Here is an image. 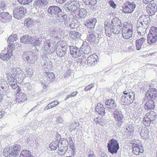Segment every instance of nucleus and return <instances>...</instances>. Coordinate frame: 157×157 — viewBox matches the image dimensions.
Segmentation results:
<instances>
[{"label": "nucleus", "mask_w": 157, "mask_h": 157, "mask_svg": "<svg viewBox=\"0 0 157 157\" xmlns=\"http://www.w3.org/2000/svg\"><path fill=\"white\" fill-rule=\"evenodd\" d=\"M135 7V5L133 3L128 2L127 4L123 7L125 13H131Z\"/></svg>", "instance_id": "obj_24"}, {"label": "nucleus", "mask_w": 157, "mask_h": 157, "mask_svg": "<svg viewBox=\"0 0 157 157\" xmlns=\"http://www.w3.org/2000/svg\"><path fill=\"white\" fill-rule=\"evenodd\" d=\"M132 152L136 155H139L140 152L142 153L143 152V147L140 145L134 144L132 145Z\"/></svg>", "instance_id": "obj_23"}, {"label": "nucleus", "mask_w": 157, "mask_h": 157, "mask_svg": "<svg viewBox=\"0 0 157 157\" xmlns=\"http://www.w3.org/2000/svg\"><path fill=\"white\" fill-rule=\"evenodd\" d=\"M67 7L69 11L74 12L79 9V4L76 1H69L66 4Z\"/></svg>", "instance_id": "obj_11"}, {"label": "nucleus", "mask_w": 157, "mask_h": 157, "mask_svg": "<svg viewBox=\"0 0 157 157\" xmlns=\"http://www.w3.org/2000/svg\"><path fill=\"white\" fill-rule=\"evenodd\" d=\"M59 102L57 101H54L53 102L48 104V105L45 107V109L48 110L49 109L52 108L58 105Z\"/></svg>", "instance_id": "obj_43"}, {"label": "nucleus", "mask_w": 157, "mask_h": 157, "mask_svg": "<svg viewBox=\"0 0 157 157\" xmlns=\"http://www.w3.org/2000/svg\"><path fill=\"white\" fill-rule=\"evenodd\" d=\"M148 56H156L157 57V51H155L151 53H149L147 54Z\"/></svg>", "instance_id": "obj_54"}, {"label": "nucleus", "mask_w": 157, "mask_h": 157, "mask_svg": "<svg viewBox=\"0 0 157 157\" xmlns=\"http://www.w3.org/2000/svg\"><path fill=\"white\" fill-rule=\"evenodd\" d=\"M97 2L96 0H90L89 5H94Z\"/></svg>", "instance_id": "obj_60"}, {"label": "nucleus", "mask_w": 157, "mask_h": 157, "mask_svg": "<svg viewBox=\"0 0 157 157\" xmlns=\"http://www.w3.org/2000/svg\"><path fill=\"white\" fill-rule=\"evenodd\" d=\"M6 78L8 80L9 84L13 89H15L18 87L17 82L12 74L9 71L6 72Z\"/></svg>", "instance_id": "obj_10"}, {"label": "nucleus", "mask_w": 157, "mask_h": 157, "mask_svg": "<svg viewBox=\"0 0 157 157\" xmlns=\"http://www.w3.org/2000/svg\"><path fill=\"white\" fill-rule=\"evenodd\" d=\"M32 41H31V40H20V42L21 43H24L25 44H30L31 43L33 42L32 43V46L37 45V43H38L39 40H32Z\"/></svg>", "instance_id": "obj_39"}, {"label": "nucleus", "mask_w": 157, "mask_h": 157, "mask_svg": "<svg viewBox=\"0 0 157 157\" xmlns=\"http://www.w3.org/2000/svg\"><path fill=\"white\" fill-rule=\"evenodd\" d=\"M20 157H33L29 151L26 150H22L20 155Z\"/></svg>", "instance_id": "obj_31"}, {"label": "nucleus", "mask_w": 157, "mask_h": 157, "mask_svg": "<svg viewBox=\"0 0 157 157\" xmlns=\"http://www.w3.org/2000/svg\"><path fill=\"white\" fill-rule=\"evenodd\" d=\"M86 59L85 58L78 59V62L80 63H81L82 64L83 63H86Z\"/></svg>", "instance_id": "obj_59"}, {"label": "nucleus", "mask_w": 157, "mask_h": 157, "mask_svg": "<svg viewBox=\"0 0 157 157\" xmlns=\"http://www.w3.org/2000/svg\"><path fill=\"white\" fill-rule=\"evenodd\" d=\"M87 14V12L84 9H81L78 12V15L79 17L81 18H83L86 16Z\"/></svg>", "instance_id": "obj_45"}, {"label": "nucleus", "mask_w": 157, "mask_h": 157, "mask_svg": "<svg viewBox=\"0 0 157 157\" xmlns=\"http://www.w3.org/2000/svg\"><path fill=\"white\" fill-rule=\"evenodd\" d=\"M94 86V83L91 84L86 86L84 90L86 91L90 90Z\"/></svg>", "instance_id": "obj_50"}, {"label": "nucleus", "mask_w": 157, "mask_h": 157, "mask_svg": "<svg viewBox=\"0 0 157 157\" xmlns=\"http://www.w3.org/2000/svg\"><path fill=\"white\" fill-rule=\"evenodd\" d=\"M68 143L67 140L66 139H64L62 140L60 144V145L64 146H67L68 145Z\"/></svg>", "instance_id": "obj_53"}, {"label": "nucleus", "mask_w": 157, "mask_h": 157, "mask_svg": "<svg viewBox=\"0 0 157 157\" xmlns=\"http://www.w3.org/2000/svg\"><path fill=\"white\" fill-rule=\"evenodd\" d=\"M33 25V21L30 18H28L25 19L24 25L27 27L31 26Z\"/></svg>", "instance_id": "obj_38"}, {"label": "nucleus", "mask_w": 157, "mask_h": 157, "mask_svg": "<svg viewBox=\"0 0 157 157\" xmlns=\"http://www.w3.org/2000/svg\"><path fill=\"white\" fill-rule=\"evenodd\" d=\"M147 21V18L145 16H141L139 18L137 24L143 25L146 24Z\"/></svg>", "instance_id": "obj_41"}, {"label": "nucleus", "mask_w": 157, "mask_h": 157, "mask_svg": "<svg viewBox=\"0 0 157 157\" xmlns=\"http://www.w3.org/2000/svg\"><path fill=\"white\" fill-rule=\"evenodd\" d=\"M96 22L97 20L96 18H90L84 22V25L88 28L93 29L94 28Z\"/></svg>", "instance_id": "obj_19"}, {"label": "nucleus", "mask_w": 157, "mask_h": 157, "mask_svg": "<svg viewBox=\"0 0 157 157\" xmlns=\"http://www.w3.org/2000/svg\"><path fill=\"white\" fill-rule=\"evenodd\" d=\"M21 4L23 5H29L32 2L33 0H17Z\"/></svg>", "instance_id": "obj_48"}, {"label": "nucleus", "mask_w": 157, "mask_h": 157, "mask_svg": "<svg viewBox=\"0 0 157 157\" xmlns=\"http://www.w3.org/2000/svg\"><path fill=\"white\" fill-rule=\"evenodd\" d=\"M122 24L121 20L117 17L114 18L111 21V24L107 22L104 24L105 33L107 36H110L113 33L115 34L119 33L121 31Z\"/></svg>", "instance_id": "obj_1"}, {"label": "nucleus", "mask_w": 157, "mask_h": 157, "mask_svg": "<svg viewBox=\"0 0 157 157\" xmlns=\"http://www.w3.org/2000/svg\"><path fill=\"white\" fill-rule=\"evenodd\" d=\"M12 52L9 47L5 48L0 54V58L3 60L8 61L12 56Z\"/></svg>", "instance_id": "obj_9"}, {"label": "nucleus", "mask_w": 157, "mask_h": 157, "mask_svg": "<svg viewBox=\"0 0 157 157\" xmlns=\"http://www.w3.org/2000/svg\"><path fill=\"white\" fill-rule=\"evenodd\" d=\"M105 104L107 107H109L110 109H113L117 106V104L115 101L112 99L107 100L105 101Z\"/></svg>", "instance_id": "obj_28"}, {"label": "nucleus", "mask_w": 157, "mask_h": 157, "mask_svg": "<svg viewBox=\"0 0 157 157\" xmlns=\"http://www.w3.org/2000/svg\"><path fill=\"white\" fill-rule=\"evenodd\" d=\"M57 121L59 123H62L63 121V118L61 117H58L57 119Z\"/></svg>", "instance_id": "obj_61"}, {"label": "nucleus", "mask_w": 157, "mask_h": 157, "mask_svg": "<svg viewBox=\"0 0 157 157\" xmlns=\"http://www.w3.org/2000/svg\"><path fill=\"white\" fill-rule=\"evenodd\" d=\"M157 39V28L154 26L151 27L147 36V39Z\"/></svg>", "instance_id": "obj_14"}, {"label": "nucleus", "mask_w": 157, "mask_h": 157, "mask_svg": "<svg viewBox=\"0 0 157 157\" xmlns=\"http://www.w3.org/2000/svg\"><path fill=\"white\" fill-rule=\"evenodd\" d=\"M21 150V146L19 144H16L13 147H11L5 149L3 151V155L6 157L16 156Z\"/></svg>", "instance_id": "obj_2"}, {"label": "nucleus", "mask_w": 157, "mask_h": 157, "mask_svg": "<svg viewBox=\"0 0 157 157\" xmlns=\"http://www.w3.org/2000/svg\"><path fill=\"white\" fill-rule=\"evenodd\" d=\"M70 54L74 58H77L81 56L82 53L79 48L76 46H70Z\"/></svg>", "instance_id": "obj_12"}, {"label": "nucleus", "mask_w": 157, "mask_h": 157, "mask_svg": "<svg viewBox=\"0 0 157 157\" xmlns=\"http://www.w3.org/2000/svg\"><path fill=\"white\" fill-rule=\"evenodd\" d=\"M98 57L95 54H93L88 57L87 60V64L89 66H94L97 64Z\"/></svg>", "instance_id": "obj_15"}, {"label": "nucleus", "mask_w": 157, "mask_h": 157, "mask_svg": "<svg viewBox=\"0 0 157 157\" xmlns=\"http://www.w3.org/2000/svg\"><path fill=\"white\" fill-rule=\"evenodd\" d=\"M48 4L47 0H36L33 5L36 9L45 6Z\"/></svg>", "instance_id": "obj_22"}, {"label": "nucleus", "mask_w": 157, "mask_h": 157, "mask_svg": "<svg viewBox=\"0 0 157 157\" xmlns=\"http://www.w3.org/2000/svg\"><path fill=\"white\" fill-rule=\"evenodd\" d=\"M59 102L57 101H54L53 102L48 104V105L45 107V109L48 110L49 109L52 108L58 105Z\"/></svg>", "instance_id": "obj_44"}, {"label": "nucleus", "mask_w": 157, "mask_h": 157, "mask_svg": "<svg viewBox=\"0 0 157 157\" xmlns=\"http://www.w3.org/2000/svg\"><path fill=\"white\" fill-rule=\"evenodd\" d=\"M48 12L51 15H56L61 11V9L58 6H50L48 9Z\"/></svg>", "instance_id": "obj_18"}, {"label": "nucleus", "mask_w": 157, "mask_h": 157, "mask_svg": "<svg viewBox=\"0 0 157 157\" xmlns=\"http://www.w3.org/2000/svg\"><path fill=\"white\" fill-rule=\"evenodd\" d=\"M89 40H87V42L83 41L81 47L82 51L85 54H88L90 52L91 49L88 44Z\"/></svg>", "instance_id": "obj_20"}, {"label": "nucleus", "mask_w": 157, "mask_h": 157, "mask_svg": "<svg viewBox=\"0 0 157 157\" xmlns=\"http://www.w3.org/2000/svg\"><path fill=\"white\" fill-rule=\"evenodd\" d=\"M100 119L101 118L100 117L95 118L94 119V121L97 124H101L100 123L101 122L100 121Z\"/></svg>", "instance_id": "obj_58"}, {"label": "nucleus", "mask_w": 157, "mask_h": 157, "mask_svg": "<svg viewBox=\"0 0 157 157\" xmlns=\"http://www.w3.org/2000/svg\"><path fill=\"white\" fill-rule=\"evenodd\" d=\"M30 38L28 35H26L23 36L20 39H29Z\"/></svg>", "instance_id": "obj_62"}, {"label": "nucleus", "mask_w": 157, "mask_h": 157, "mask_svg": "<svg viewBox=\"0 0 157 157\" xmlns=\"http://www.w3.org/2000/svg\"><path fill=\"white\" fill-rule=\"evenodd\" d=\"M58 141H55L51 143L49 145V148L52 150L56 149L57 146H59Z\"/></svg>", "instance_id": "obj_40"}, {"label": "nucleus", "mask_w": 157, "mask_h": 157, "mask_svg": "<svg viewBox=\"0 0 157 157\" xmlns=\"http://www.w3.org/2000/svg\"><path fill=\"white\" fill-rule=\"evenodd\" d=\"M148 92H150V97L154 98L157 97V90L155 88H150L148 90Z\"/></svg>", "instance_id": "obj_36"}, {"label": "nucleus", "mask_w": 157, "mask_h": 157, "mask_svg": "<svg viewBox=\"0 0 157 157\" xmlns=\"http://www.w3.org/2000/svg\"><path fill=\"white\" fill-rule=\"evenodd\" d=\"M59 154L60 155L64 154L68 149L67 146H64L59 145Z\"/></svg>", "instance_id": "obj_33"}, {"label": "nucleus", "mask_w": 157, "mask_h": 157, "mask_svg": "<svg viewBox=\"0 0 157 157\" xmlns=\"http://www.w3.org/2000/svg\"><path fill=\"white\" fill-rule=\"evenodd\" d=\"M47 75L46 78L48 83H50L54 80L55 76L54 74L51 72L47 73Z\"/></svg>", "instance_id": "obj_32"}, {"label": "nucleus", "mask_w": 157, "mask_h": 157, "mask_svg": "<svg viewBox=\"0 0 157 157\" xmlns=\"http://www.w3.org/2000/svg\"><path fill=\"white\" fill-rule=\"evenodd\" d=\"M6 7L5 4L4 2H2L0 4V9L2 10H4Z\"/></svg>", "instance_id": "obj_56"}, {"label": "nucleus", "mask_w": 157, "mask_h": 157, "mask_svg": "<svg viewBox=\"0 0 157 157\" xmlns=\"http://www.w3.org/2000/svg\"><path fill=\"white\" fill-rule=\"evenodd\" d=\"M16 40H7V42L9 43L7 48L9 47L12 52L14 50L15 44L17 45Z\"/></svg>", "instance_id": "obj_30"}, {"label": "nucleus", "mask_w": 157, "mask_h": 157, "mask_svg": "<svg viewBox=\"0 0 157 157\" xmlns=\"http://www.w3.org/2000/svg\"><path fill=\"white\" fill-rule=\"evenodd\" d=\"M16 97V102L17 103L22 102L27 100V97L26 94L22 92H21L17 94Z\"/></svg>", "instance_id": "obj_26"}, {"label": "nucleus", "mask_w": 157, "mask_h": 157, "mask_svg": "<svg viewBox=\"0 0 157 157\" xmlns=\"http://www.w3.org/2000/svg\"><path fill=\"white\" fill-rule=\"evenodd\" d=\"M124 95L122 96L121 101L127 105L133 102L135 96V94L132 92L128 93L126 91L124 92Z\"/></svg>", "instance_id": "obj_4"}, {"label": "nucleus", "mask_w": 157, "mask_h": 157, "mask_svg": "<svg viewBox=\"0 0 157 157\" xmlns=\"http://www.w3.org/2000/svg\"><path fill=\"white\" fill-rule=\"evenodd\" d=\"M146 9L148 14L150 16L153 15L157 11V6L155 3H150L146 7Z\"/></svg>", "instance_id": "obj_13"}, {"label": "nucleus", "mask_w": 157, "mask_h": 157, "mask_svg": "<svg viewBox=\"0 0 157 157\" xmlns=\"http://www.w3.org/2000/svg\"><path fill=\"white\" fill-rule=\"evenodd\" d=\"M41 64L43 66H45V67L48 68H49L51 65V62L49 60H44L41 62Z\"/></svg>", "instance_id": "obj_47"}, {"label": "nucleus", "mask_w": 157, "mask_h": 157, "mask_svg": "<svg viewBox=\"0 0 157 157\" xmlns=\"http://www.w3.org/2000/svg\"><path fill=\"white\" fill-rule=\"evenodd\" d=\"M156 118V114L154 111H151L147 113L144 117L143 121L144 124L149 126L151 121H154Z\"/></svg>", "instance_id": "obj_5"}, {"label": "nucleus", "mask_w": 157, "mask_h": 157, "mask_svg": "<svg viewBox=\"0 0 157 157\" xmlns=\"http://www.w3.org/2000/svg\"><path fill=\"white\" fill-rule=\"evenodd\" d=\"M23 59L26 62L34 63L37 60V56L32 52L27 51L25 52L22 56Z\"/></svg>", "instance_id": "obj_7"}, {"label": "nucleus", "mask_w": 157, "mask_h": 157, "mask_svg": "<svg viewBox=\"0 0 157 157\" xmlns=\"http://www.w3.org/2000/svg\"><path fill=\"white\" fill-rule=\"evenodd\" d=\"M154 0H143V3L146 4H148Z\"/></svg>", "instance_id": "obj_63"}, {"label": "nucleus", "mask_w": 157, "mask_h": 157, "mask_svg": "<svg viewBox=\"0 0 157 157\" xmlns=\"http://www.w3.org/2000/svg\"><path fill=\"white\" fill-rule=\"evenodd\" d=\"M109 3L110 6L113 8H116V5L114 3L113 1L111 0L109 2Z\"/></svg>", "instance_id": "obj_57"}, {"label": "nucleus", "mask_w": 157, "mask_h": 157, "mask_svg": "<svg viewBox=\"0 0 157 157\" xmlns=\"http://www.w3.org/2000/svg\"><path fill=\"white\" fill-rule=\"evenodd\" d=\"M27 73L28 76L31 77L33 74V71L32 68H29L27 70Z\"/></svg>", "instance_id": "obj_51"}, {"label": "nucleus", "mask_w": 157, "mask_h": 157, "mask_svg": "<svg viewBox=\"0 0 157 157\" xmlns=\"http://www.w3.org/2000/svg\"><path fill=\"white\" fill-rule=\"evenodd\" d=\"M27 13L26 9L22 6H18L15 8L13 10V17L18 19L23 18Z\"/></svg>", "instance_id": "obj_3"}, {"label": "nucleus", "mask_w": 157, "mask_h": 157, "mask_svg": "<svg viewBox=\"0 0 157 157\" xmlns=\"http://www.w3.org/2000/svg\"><path fill=\"white\" fill-rule=\"evenodd\" d=\"M141 137L144 139H147L149 136V131L146 127H143L141 130L140 132Z\"/></svg>", "instance_id": "obj_29"}, {"label": "nucleus", "mask_w": 157, "mask_h": 157, "mask_svg": "<svg viewBox=\"0 0 157 157\" xmlns=\"http://www.w3.org/2000/svg\"><path fill=\"white\" fill-rule=\"evenodd\" d=\"M105 108L103 105L101 103H98L95 107V110L98 113L102 116L105 115Z\"/></svg>", "instance_id": "obj_25"}, {"label": "nucleus", "mask_w": 157, "mask_h": 157, "mask_svg": "<svg viewBox=\"0 0 157 157\" xmlns=\"http://www.w3.org/2000/svg\"><path fill=\"white\" fill-rule=\"evenodd\" d=\"M17 35L16 34L13 33L9 36L8 39H17Z\"/></svg>", "instance_id": "obj_52"}, {"label": "nucleus", "mask_w": 157, "mask_h": 157, "mask_svg": "<svg viewBox=\"0 0 157 157\" xmlns=\"http://www.w3.org/2000/svg\"><path fill=\"white\" fill-rule=\"evenodd\" d=\"M79 124L78 121H75L74 122L71 123L70 126L71 131H72L73 130L77 129V128L79 127Z\"/></svg>", "instance_id": "obj_42"}, {"label": "nucleus", "mask_w": 157, "mask_h": 157, "mask_svg": "<svg viewBox=\"0 0 157 157\" xmlns=\"http://www.w3.org/2000/svg\"><path fill=\"white\" fill-rule=\"evenodd\" d=\"M113 115L115 120L117 121V125L118 126L120 127L123 123L124 117L121 111L117 109L113 112Z\"/></svg>", "instance_id": "obj_8"}, {"label": "nucleus", "mask_w": 157, "mask_h": 157, "mask_svg": "<svg viewBox=\"0 0 157 157\" xmlns=\"http://www.w3.org/2000/svg\"><path fill=\"white\" fill-rule=\"evenodd\" d=\"M69 35L71 38L73 39H79L81 36L80 33L75 31L70 32Z\"/></svg>", "instance_id": "obj_35"}, {"label": "nucleus", "mask_w": 157, "mask_h": 157, "mask_svg": "<svg viewBox=\"0 0 157 157\" xmlns=\"http://www.w3.org/2000/svg\"><path fill=\"white\" fill-rule=\"evenodd\" d=\"M136 27L137 31L138 33L137 38L139 39H144V38L143 37V34L144 33V29L143 25L141 24H137Z\"/></svg>", "instance_id": "obj_17"}, {"label": "nucleus", "mask_w": 157, "mask_h": 157, "mask_svg": "<svg viewBox=\"0 0 157 157\" xmlns=\"http://www.w3.org/2000/svg\"><path fill=\"white\" fill-rule=\"evenodd\" d=\"M132 32L122 30V35L123 38L125 39H128L132 36Z\"/></svg>", "instance_id": "obj_34"}, {"label": "nucleus", "mask_w": 157, "mask_h": 157, "mask_svg": "<svg viewBox=\"0 0 157 157\" xmlns=\"http://www.w3.org/2000/svg\"><path fill=\"white\" fill-rule=\"evenodd\" d=\"M88 157H95L94 156V152L92 151H90L88 153Z\"/></svg>", "instance_id": "obj_64"}, {"label": "nucleus", "mask_w": 157, "mask_h": 157, "mask_svg": "<svg viewBox=\"0 0 157 157\" xmlns=\"http://www.w3.org/2000/svg\"><path fill=\"white\" fill-rule=\"evenodd\" d=\"M12 18V17L8 12H2L0 13V21L2 22L8 21Z\"/></svg>", "instance_id": "obj_21"}, {"label": "nucleus", "mask_w": 157, "mask_h": 157, "mask_svg": "<svg viewBox=\"0 0 157 157\" xmlns=\"http://www.w3.org/2000/svg\"><path fill=\"white\" fill-rule=\"evenodd\" d=\"M107 147L109 152L112 154L114 153L116 154L119 149V144L117 140L113 139L108 143Z\"/></svg>", "instance_id": "obj_6"}, {"label": "nucleus", "mask_w": 157, "mask_h": 157, "mask_svg": "<svg viewBox=\"0 0 157 157\" xmlns=\"http://www.w3.org/2000/svg\"><path fill=\"white\" fill-rule=\"evenodd\" d=\"M87 38L88 39H94L95 38V36L93 33H91L87 36Z\"/></svg>", "instance_id": "obj_55"}, {"label": "nucleus", "mask_w": 157, "mask_h": 157, "mask_svg": "<svg viewBox=\"0 0 157 157\" xmlns=\"http://www.w3.org/2000/svg\"><path fill=\"white\" fill-rule=\"evenodd\" d=\"M145 106L148 109H153L155 107L154 101L151 100L147 101L145 103Z\"/></svg>", "instance_id": "obj_37"}, {"label": "nucleus", "mask_w": 157, "mask_h": 157, "mask_svg": "<svg viewBox=\"0 0 157 157\" xmlns=\"http://www.w3.org/2000/svg\"><path fill=\"white\" fill-rule=\"evenodd\" d=\"M132 27V24L131 22H125L123 24L122 30L133 32Z\"/></svg>", "instance_id": "obj_27"}, {"label": "nucleus", "mask_w": 157, "mask_h": 157, "mask_svg": "<svg viewBox=\"0 0 157 157\" xmlns=\"http://www.w3.org/2000/svg\"><path fill=\"white\" fill-rule=\"evenodd\" d=\"M143 41H144V40H136V46L137 50L140 49Z\"/></svg>", "instance_id": "obj_49"}, {"label": "nucleus", "mask_w": 157, "mask_h": 157, "mask_svg": "<svg viewBox=\"0 0 157 157\" xmlns=\"http://www.w3.org/2000/svg\"><path fill=\"white\" fill-rule=\"evenodd\" d=\"M12 73V75L14 78L16 77V78L22 79L24 75L23 72L19 68L13 69Z\"/></svg>", "instance_id": "obj_16"}, {"label": "nucleus", "mask_w": 157, "mask_h": 157, "mask_svg": "<svg viewBox=\"0 0 157 157\" xmlns=\"http://www.w3.org/2000/svg\"><path fill=\"white\" fill-rule=\"evenodd\" d=\"M44 49L48 53L52 54L53 53L55 50V48H50L49 47L48 45L44 46Z\"/></svg>", "instance_id": "obj_46"}]
</instances>
